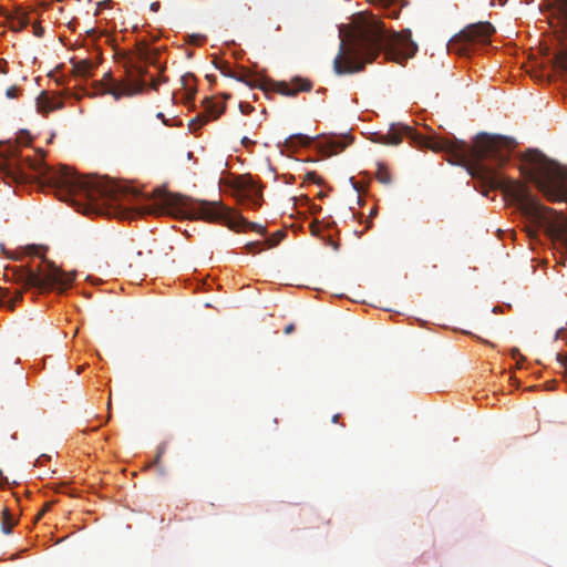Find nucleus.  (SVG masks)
<instances>
[{"mask_svg": "<svg viewBox=\"0 0 567 567\" xmlns=\"http://www.w3.org/2000/svg\"><path fill=\"white\" fill-rule=\"evenodd\" d=\"M377 136V142L389 145L400 144L405 136L420 146L446 153L451 163L466 164L474 178L481 179L492 188L502 189L505 196L517 205L522 214L535 226V229L529 230L530 235L544 228L551 238L561 240L567 246V225L564 217L544 206L530 194L526 184L504 177L484 163L491 161L497 166L505 165L512 150L517 146L513 137L480 133L473 144L455 137L430 141L417 134L411 126L403 124L392 125L386 133H380Z\"/></svg>", "mask_w": 567, "mask_h": 567, "instance_id": "obj_1", "label": "nucleus"}, {"mask_svg": "<svg viewBox=\"0 0 567 567\" xmlns=\"http://www.w3.org/2000/svg\"><path fill=\"white\" fill-rule=\"evenodd\" d=\"M382 51L388 60L403 64L415 54L417 45L410 30L389 32L378 18L360 16L349 43L342 41L340 44L333 70L339 75L360 72Z\"/></svg>", "mask_w": 567, "mask_h": 567, "instance_id": "obj_2", "label": "nucleus"}, {"mask_svg": "<svg viewBox=\"0 0 567 567\" xmlns=\"http://www.w3.org/2000/svg\"><path fill=\"white\" fill-rule=\"evenodd\" d=\"M29 167L39 173L43 188L53 192L63 202H85V213L122 216L125 194L107 178L80 176L68 166L52 169L38 161L27 159Z\"/></svg>", "mask_w": 567, "mask_h": 567, "instance_id": "obj_3", "label": "nucleus"}, {"mask_svg": "<svg viewBox=\"0 0 567 567\" xmlns=\"http://www.w3.org/2000/svg\"><path fill=\"white\" fill-rule=\"evenodd\" d=\"M141 214H167L174 217L200 219L208 223L228 219V226L233 229H249L261 235L266 233L262 226L248 221L241 216L230 218V212L219 202L194 199L182 194L171 193L163 188L154 190L153 198L141 207Z\"/></svg>", "mask_w": 567, "mask_h": 567, "instance_id": "obj_4", "label": "nucleus"}, {"mask_svg": "<svg viewBox=\"0 0 567 567\" xmlns=\"http://www.w3.org/2000/svg\"><path fill=\"white\" fill-rule=\"evenodd\" d=\"M520 172L549 200H564L567 197V167L549 159L540 151L530 148L522 155Z\"/></svg>", "mask_w": 567, "mask_h": 567, "instance_id": "obj_5", "label": "nucleus"}, {"mask_svg": "<svg viewBox=\"0 0 567 567\" xmlns=\"http://www.w3.org/2000/svg\"><path fill=\"white\" fill-rule=\"evenodd\" d=\"M16 275L17 280L24 287H34L40 290L52 288L64 290L70 287L75 279L74 274L65 272L53 262L47 260L43 261V266L40 269L21 267Z\"/></svg>", "mask_w": 567, "mask_h": 567, "instance_id": "obj_6", "label": "nucleus"}, {"mask_svg": "<svg viewBox=\"0 0 567 567\" xmlns=\"http://www.w3.org/2000/svg\"><path fill=\"white\" fill-rule=\"evenodd\" d=\"M217 68L221 71V73L226 76L236 79L237 81L246 83L250 87H260L264 91H274L285 96L293 97L300 92H309L312 90L313 84L309 79L295 76L290 80V82L286 81H271L268 84H261L259 80L248 79L246 76H237L230 69L227 62H223V64Z\"/></svg>", "mask_w": 567, "mask_h": 567, "instance_id": "obj_7", "label": "nucleus"}, {"mask_svg": "<svg viewBox=\"0 0 567 567\" xmlns=\"http://www.w3.org/2000/svg\"><path fill=\"white\" fill-rule=\"evenodd\" d=\"M136 72L138 75L136 81L123 83L113 80L111 73H105L101 81L94 82V94H111L115 101H118L122 96H132L141 93L146 85V81L144 79L146 70L140 66Z\"/></svg>", "mask_w": 567, "mask_h": 567, "instance_id": "obj_8", "label": "nucleus"}, {"mask_svg": "<svg viewBox=\"0 0 567 567\" xmlns=\"http://www.w3.org/2000/svg\"><path fill=\"white\" fill-rule=\"evenodd\" d=\"M495 31L494 25L487 21L468 24L451 40L450 49L466 53L472 44H488Z\"/></svg>", "mask_w": 567, "mask_h": 567, "instance_id": "obj_9", "label": "nucleus"}, {"mask_svg": "<svg viewBox=\"0 0 567 567\" xmlns=\"http://www.w3.org/2000/svg\"><path fill=\"white\" fill-rule=\"evenodd\" d=\"M234 193L239 202L251 208H257L261 205V190L250 176L244 175L238 177L234 182Z\"/></svg>", "mask_w": 567, "mask_h": 567, "instance_id": "obj_10", "label": "nucleus"}, {"mask_svg": "<svg viewBox=\"0 0 567 567\" xmlns=\"http://www.w3.org/2000/svg\"><path fill=\"white\" fill-rule=\"evenodd\" d=\"M351 143L352 138L348 135L331 136L322 142L321 148L326 155L332 156L341 153Z\"/></svg>", "mask_w": 567, "mask_h": 567, "instance_id": "obj_11", "label": "nucleus"}, {"mask_svg": "<svg viewBox=\"0 0 567 567\" xmlns=\"http://www.w3.org/2000/svg\"><path fill=\"white\" fill-rule=\"evenodd\" d=\"M312 138L303 134H293L285 138L281 145V152H296L300 147L309 146Z\"/></svg>", "mask_w": 567, "mask_h": 567, "instance_id": "obj_12", "label": "nucleus"}, {"mask_svg": "<svg viewBox=\"0 0 567 567\" xmlns=\"http://www.w3.org/2000/svg\"><path fill=\"white\" fill-rule=\"evenodd\" d=\"M565 33L567 35V0H564L559 7ZM556 68L567 73V50L560 51L555 55Z\"/></svg>", "mask_w": 567, "mask_h": 567, "instance_id": "obj_13", "label": "nucleus"}, {"mask_svg": "<svg viewBox=\"0 0 567 567\" xmlns=\"http://www.w3.org/2000/svg\"><path fill=\"white\" fill-rule=\"evenodd\" d=\"M62 102L53 101L47 92H42L37 99V106L41 113H49L62 107Z\"/></svg>", "mask_w": 567, "mask_h": 567, "instance_id": "obj_14", "label": "nucleus"}, {"mask_svg": "<svg viewBox=\"0 0 567 567\" xmlns=\"http://www.w3.org/2000/svg\"><path fill=\"white\" fill-rule=\"evenodd\" d=\"M183 90L185 92L186 102H192L196 95V79L192 73H186L181 79Z\"/></svg>", "mask_w": 567, "mask_h": 567, "instance_id": "obj_15", "label": "nucleus"}, {"mask_svg": "<svg viewBox=\"0 0 567 567\" xmlns=\"http://www.w3.org/2000/svg\"><path fill=\"white\" fill-rule=\"evenodd\" d=\"M71 62H72L73 73L76 76L89 78L92 75V70L94 68V64L91 60H89V59H83L80 61L72 60Z\"/></svg>", "mask_w": 567, "mask_h": 567, "instance_id": "obj_16", "label": "nucleus"}, {"mask_svg": "<svg viewBox=\"0 0 567 567\" xmlns=\"http://www.w3.org/2000/svg\"><path fill=\"white\" fill-rule=\"evenodd\" d=\"M225 104L215 102L213 100H206L205 103V113L203 115H206L209 120H216L224 112H225Z\"/></svg>", "mask_w": 567, "mask_h": 567, "instance_id": "obj_17", "label": "nucleus"}, {"mask_svg": "<svg viewBox=\"0 0 567 567\" xmlns=\"http://www.w3.org/2000/svg\"><path fill=\"white\" fill-rule=\"evenodd\" d=\"M16 524L17 519L12 516L10 511L7 507L3 508L1 518V530L8 535L12 532V528Z\"/></svg>", "mask_w": 567, "mask_h": 567, "instance_id": "obj_18", "label": "nucleus"}, {"mask_svg": "<svg viewBox=\"0 0 567 567\" xmlns=\"http://www.w3.org/2000/svg\"><path fill=\"white\" fill-rule=\"evenodd\" d=\"M208 122V117L206 115L199 114L195 118L190 120L188 127L192 132H197L202 126H204Z\"/></svg>", "mask_w": 567, "mask_h": 567, "instance_id": "obj_19", "label": "nucleus"}, {"mask_svg": "<svg viewBox=\"0 0 567 567\" xmlns=\"http://www.w3.org/2000/svg\"><path fill=\"white\" fill-rule=\"evenodd\" d=\"M375 176L377 179L384 185H389L391 183V174L384 166H379Z\"/></svg>", "mask_w": 567, "mask_h": 567, "instance_id": "obj_20", "label": "nucleus"}, {"mask_svg": "<svg viewBox=\"0 0 567 567\" xmlns=\"http://www.w3.org/2000/svg\"><path fill=\"white\" fill-rule=\"evenodd\" d=\"M284 237H285V233L281 230H278L270 238H268L265 241V244H267V246L269 248H272V247L277 246L282 240Z\"/></svg>", "mask_w": 567, "mask_h": 567, "instance_id": "obj_21", "label": "nucleus"}, {"mask_svg": "<svg viewBox=\"0 0 567 567\" xmlns=\"http://www.w3.org/2000/svg\"><path fill=\"white\" fill-rule=\"evenodd\" d=\"M261 241H249L245 245V249L247 254H258L262 250Z\"/></svg>", "mask_w": 567, "mask_h": 567, "instance_id": "obj_22", "label": "nucleus"}, {"mask_svg": "<svg viewBox=\"0 0 567 567\" xmlns=\"http://www.w3.org/2000/svg\"><path fill=\"white\" fill-rule=\"evenodd\" d=\"M32 138L30 136V134L28 132H20L18 137H17V142L21 145H29L31 143Z\"/></svg>", "mask_w": 567, "mask_h": 567, "instance_id": "obj_23", "label": "nucleus"}, {"mask_svg": "<svg viewBox=\"0 0 567 567\" xmlns=\"http://www.w3.org/2000/svg\"><path fill=\"white\" fill-rule=\"evenodd\" d=\"M20 93H21L20 87L17 86V85H12V86L7 89L6 96L8 99H17L20 95Z\"/></svg>", "mask_w": 567, "mask_h": 567, "instance_id": "obj_24", "label": "nucleus"}, {"mask_svg": "<svg viewBox=\"0 0 567 567\" xmlns=\"http://www.w3.org/2000/svg\"><path fill=\"white\" fill-rule=\"evenodd\" d=\"M52 502H48L44 504L43 508L39 512V514L37 515V519H40L48 511L51 509L52 507Z\"/></svg>", "mask_w": 567, "mask_h": 567, "instance_id": "obj_25", "label": "nucleus"}, {"mask_svg": "<svg viewBox=\"0 0 567 567\" xmlns=\"http://www.w3.org/2000/svg\"><path fill=\"white\" fill-rule=\"evenodd\" d=\"M306 177L308 181L313 182V183H316L317 178H318V176L315 172L307 173Z\"/></svg>", "mask_w": 567, "mask_h": 567, "instance_id": "obj_26", "label": "nucleus"}, {"mask_svg": "<svg viewBox=\"0 0 567 567\" xmlns=\"http://www.w3.org/2000/svg\"><path fill=\"white\" fill-rule=\"evenodd\" d=\"M43 33H44V29H43L42 27H40V25H35V27H34V34H35L37 37H42V35H43Z\"/></svg>", "mask_w": 567, "mask_h": 567, "instance_id": "obj_27", "label": "nucleus"}, {"mask_svg": "<svg viewBox=\"0 0 567 567\" xmlns=\"http://www.w3.org/2000/svg\"><path fill=\"white\" fill-rule=\"evenodd\" d=\"M8 484V478L2 474V471L0 470V487H3Z\"/></svg>", "mask_w": 567, "mask_h": 567, "instance_id": "obj_28", "label": "nucleus"}, {"mask_svg": "<svg viewBox=\"0 0 567 567\" xmlns=\"http://www.w3.org/2000/svg\"><path fill=\"white\" fill-rule=\"evenodd\" d=\"M150 8L152 11L157 12L161 8L159 1L152 2Z\"/></svg>", "mask_w": 567, "mask_h": 567, "instance_id": "obj_29", "label": "nucleus"}, {"mask_svg": "<svg viewBox=\"0 0 567 567\" xmlns=\"http://www.w3.org/2000/svg\"><path fill=\"white\" fill-rule=\"evenodd\" d=\"M239 106H240V110L243 113H246V112H249L252 110V106H250L249 104L245 105V104L240 103Z\"/></svg>", "mask_w": 567, "mask_h": 567, "instance_id": "obj_30", "label": "nucleus"}, {"mask_svg": "<svg viewBox=\"0 0 567 567\" xmlns=\"http://www.w3.org/2000/svg\"><path fill=\"white\" fill-rule=\"evenodd\" d=\"M293 330H295V324H293V323H290V324L286 326V328H285L284 332H285L286 334H289V333H291Z\"/></svg>", "mask_w": 567, "mask_h": 567, "instance_id": "obj_31", "label": "nucleus"}, {"mask_svg": "<svg viewBox=\"0 0 567 567\" xmlns=\"http://www.w3.org/2000/svg\"><path fill=\"white\" fill-rule=\"evenodd\" d=\"M158 85H159V80H157V79H152V81H151V87H152V89H154V90H157Z\"/></svg>", "mask_w": 567, "mask_h": 567, "instance_id": "obj_32", "label": "nucleus"}, {"mask_svg": "<svg viewBox=\"0 0 567 567\" xmlns=\"http://www.w3.org/2000/svg\"><path fill=\"white\" fill-rule=\"evenodd\" d=\"M512 357H513L514 359H516V358H518V357H519L520 359H523V357H522V355H520V353H519V350H518V349H516V348H514V349L512 350Z\"/></svg>", "mask_w": 567, "mask_h": 567, "instance_id": "obj_33", "label": "nucleus"}, {"mask_svg": "<svg viewBox=\"0 0 567 567\" xmlns=\"http://www.w3.org/2000/svg\"><path fill=\"white\" fill-rule=\"evenodd\" d=\"M241 143L245 146L252 144V142L246 136L243 137Z\"/></svg>", "mask_w": 567, "mask_h": 567, "instance_id": "obj_34", "label": "nucleus"}, {"mask_svg": "<svg viewBox=\"0 0 567 567\" xmlns=\"http://www.w3.org/2000/svg\"><path fill=\"white\" fill-rule=\"evenodd\" d=\"M163 452H164V451H163V449H161V450L158 451L157 456H156V458H155V463H158V462H159V458H161V456H162Z\"/></svg>", "mask_w": 567, "mask_h": 567, "instance_id": "obj_35", "label": "nucleus"}, {"mask_svg": "<svg viewBox=\"0 0 567 567\" xmlns=\"http://www.w3.org/2000/svg\"><path fill=\"white\" fill-rule=\"evenodd\" d=\"M339 419H340V414H336L332 416V422L337 423L339 421Z\"/></svg>", "mask_w": 567, "mask_h": 567, "instance_id": "obj_36", "label": "nucleus"}, {"mask_svg": "<svg viewBox=\"0 0 567 567\" xmlns=\"http://www.w3.org/2000/svg\"><path fill=\"white\" fill-rule=\"evenodd\" d=\"M25 24H27V22H25V21H19V25H20V28H23Z\"/></svg>", "mask_w": 567, "mask_h": 567, "instance_id": "obj_37", "label": "nucleus"}, {"mask_svg": "<svg viewBox=\"0 0 567 567\" xmlns=\"http://www.w3.org/2000/svg\"><path fill=\"white\" fill-rule=\"evenodd\" d=\"M157 117H158V118H163V120H164V114H163V113H158V114H157Z\"/></svg>", "mask_w": 567, "mask_h": 567, "instance_id": "obj_38", "label": "nucleus"}, {"mask_svg": "<svg viewBox=\"0 0 567 567\" xmlns=\"http://www.w3.org/2000/svg\"><path fill=\"white\" fill-rule=\"evenodd\" d=\"M142 54H143V58L147 59V56H146L147 51L146 50Z\"/></svg>", "mask_w": 567, "mask_h": 567, "instance_id": "obj_39", "label": "nucleus"}, {"mask_svg": "<svg viewBox=\"0 0 567 567\" xmlns=\"http://www.w3.org/2000/svg\"><path fill=\"white\" fill-rule=\"evenodd\" d=\"M2 14V9L0 8V16Z\"/></svg>", "mask_w": 567, "mask_h": 567, "instance_id": "obj_40", "label": "nucleus"}]
</instances>
